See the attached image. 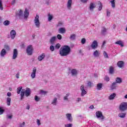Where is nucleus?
<instances>
[{"mask_svg": "<svg viewBox=\"0 0 127 127\" xmlns=\"http://www.w3.org/2000/svg\"><path fill=\"white\" fill-rule=\"evenodd\" d=\"M29 15V12L28 11V10H27V8H26L24 11L25 18H27Z\"/></svg>", "mask_w": 127, "mask_h": 127, "instance_id": "15", "label": "nucleus"}, {"mask_svg": "<svg viewBox=\"0 0 127 127\" xmlns=\"http://www.w3.org/2000/svg\"><path fill=\"white\" fill-rule=\"evenodd\" d=\"M41 94H44V95H45V94L47 93V92L44 91L43 90H41Z\"/></svg>", "mask_w": 127, "mask_h": 127, "instance_id": "52", "label": "nucleus"}, {"mask_svg": "<svg viewBox=\"0 0 127 127\" xmlns=\"http://www.w3.org/2000/svg\"><path fill=\"white\" fill-rule=\"evenodd\" d=\"M57 103V98H55L53 100L52 104L53 105H55V106H56V103Z\"/></svg>", "mask_w": 127, "mask_h": 127, "instance_id": "30", "label": "nucleus"}, {"mask_svg": "<svg viewBox=\"0 0 127 127\" xmlns=\"http://www.w3.org/2000/svg\"><path fill=\"white\" fill-rule=\"evenodd\" d=\"M67 119L70 121L72 122V115L71 114H66Z\"/></svg>", "mask_w": 127, "mask_h": 127, "instance_id": "18", "label": "nucleus"}, {"mask_svg": "<svg viewBox=\"0 0 127 127\" xmlns=\"http://www.w3.org/2000/svg\"><path fill=\"white\" fill-rule=\"evenodd\" d=\"M71 51V49L68 46H64L62 47L60 50V55L61 56H67L69 55Z\"/></svg>", "mask_w": 127, "mask_h": 127, "instance_id": "1", "label": "nucleus"}, {"mask_svg": "<svg viewBox=\"0 0 127 127\" xmlns=\"http://www.w3.org/2000/svg\"><path fill=\"white\" fill-rule=\"evenodd\" d=\"M105 80L107 82H109V81H110V78H109L108 76H106L105 78Z\"/></svg>", "mask_w": 127, "mask_h": 127, "instance_id": "49", "label": "nucleus"}, {"mask_svg": "<svg viewBox=\"0 0 127 127\" xmlns=\"http://www.w3.org/2000/svg\"><path fill=\"white\" fill-rule=\"evenodd\" d=\"M50 49L51 51H54V46H51L50 47Z\"/></svg>", "mask_w": 127, "mask_h": 127, "instance_id": "47", "label": "nucleus"}, {"mask_svg": "<svg viewBox=\"0 0 127 127\" xmlns=\"http://www.w3.org/2000/svg\"><path fill=\"white\" fill-rule=\"evenodd\" d=\"M117 96V94L116 93H114L113 94H111L109 97V100H114L115 99V97Z\"/></svg>", "mask_w": 127, "mask_h": 127, "instance_id": "16", "label": "nucleus"}, {"mask_svg": "<svg viewBox=\"0 0 127 127\" xmlns=\"http://www.w3.org/2000/svg\"><path fill=\"white\" fill-rule=\"evenodd\" d=\"M98 10H102V8H103V4L100 1L98 2Z\"/></svg>", "mask_w": 127, "mask_h": 127, "instance_id": "21", "label": "nucleus"}, {"mask_svg": "<svg viewBox=\"0 0 127 127\" xmlns=\"http://www.w3.org/2000/svg\"><path fill=\"white\" fill-rule=\"evenodd\" d=\"M16 77L17 79L19 78V73H17L16 75Z\"/></svg>", "mask_w": 127, "mask_h": 127, "instance_id": "57", "label": "nucleus"}, {"mask_svg": "<svg viewBox=\"0 0 127 127\" xmlns=\"http://www.w3.org/2000/svg\"><path fill=\"white\" fill-rule=\"evenodd\" d=\"M75 37H76V35L75 34H72L70 35V38L71 40H74V39H75Z\"/></svg>", "mask_w": 127, "mask_h": 127, "instance_id": "36", "label": "nucleus"}, {"mask_svg": "<svg viewBox=\"0 0 127 127\" xmlns=\"http://www.w3.org/2000/svg\"><path fill=\"white\" fill-rule=\"evenodd\" d=\"M126 114L125 113H121L120 114H119V117L120 118H121L122 119H124V118H126Z\"/></svg>", "mask_w": 127, "mask_h": 127, "instance_id": "24", "label": "nucleus"}, {"mask_svg": "<svg viewBox=\"0 0 127 127\" xmlns=\"http://www.w3.org/2000/svg\"><path fill=\"white\" fill-rule=\"evenodd\" d=\"M67 97H69V94H67L66 96H65L64 97V100H68V98H67Z\"/></svg>", "mask_w": 127, "mask_h": 127, "instance_id": "55", "label": "nucleus"}, {"mask_svg": "<svg viewBox=\"0 0 127 127\" xmlns=\"http://www.w3.org/2000/svg\"><path fill=\"white\" fill-rule=\"evenodd\" d=\"M95 7H96V5H95V3H90V6H89V8L90 10H93L94 8H95Z\"/></svg>", "mask_w": 127, "mask_h": 127, "instance_id": "19", "label": "nucleus"}, {"mask_svg": "<svg viewBox=\"0 0 127 127\" xmlns=\"http://www.w3.org/2000/svg\"><path fill=\"white\" fill-rule=\"evenodd\" d=\"M100 53L99 51L96 50L93 53V55L94 57H99L100 56Z\"/></svg>", "mask_w": 127, "mask_h": 127, "instance_id": "12", "label": "nucleus"}, {"mask_svg": "<svg viewBox=\"0 0 127 127\" xmlns=\"http://www.w3.org/2000/svg\"><path fill=\"white\" fill-rule=\"evenodd\" d=\"M26 109L27 110H29V109H30V107L29 106V105L27 106Z\"/></svg>", "mask_w": 127, "mask_h": 127, "instance_id": "61", "label": "nucleus"}, {"mask_svg": "<svg viewBox=\"0 0 127 127\" xmlns=\"http://www.w3.org/2000/svg\"><path fill=\"white\" fill-rule=\"evenodd\" d=\"M86 94H87V91L86 90H81V96L82 97H84V96H85Z\"/></svg>", "mask_w": 127, "mask_h": 127, "instance_id": "32", "label": "nucleus"}, {"mask_svg": "<svg viewBox=\"0 0 127 127\" xmlns=\"http://www.w3.org/2000/svg\"><path fill=\"white\" fill-rule=\"evenodd\" d=\"M115 44H118V45H120L121 47H124V43L122 41H118L115 43Z\"/></svg>", "mask_w": 127, "mask_h": 127, "instance_id": "20", "label": "nucleus"}, {"mask_svg": "<svg viewBox=\"0 0 127 127\" xmlns=\"http://www.w3.org/2000/svg\"><path fill=\"white\" fill-rule=\"evenodd\" d=\"M18 15H19V16L22 15V10H19Z\"/></svg>", "mask_w": 127, "mask_h": 127, "instance_id": "54", "label": "nucleus"}, {"mask_svg": "<svg viewBox=\"0 0 127 127\" xmlns=\"http://www.w3.org/2000/svg\"><path fill=\"white\" fill-rule=\"evenodd\" d=\"M103 54L105 58H109V56H108V54H107V52L104 51Z\"/></svg>", "mask_w": 127, "mask_h": 127, "instance_id": "39", "label": "nucleus"}, {"mask_svg": "<svg viewBox=\"0 0 127 127\" xmlns=\"http://www.w3.org/2000/svg\"><path fill=\"white\" fill-rule=\"evenodd\" d=\"M61 46L60 45V44H57L56 45L55 47H56V49H59V48H60V47H61Z\"/></svg>", "mask_w": 127, "mask_h": 127, "instance_id": "44", "label": "nucleus"}, {"mask_svg": "<svg viewBox=\"0 0 127 127\" xmlns=\"http://www.w3.org/2000/svg\"><path fill=\"white\" fill-rule=\"evenodd\" d=\"M57 38L59 39V40H61L62 39V35L60 34H58L57 35Z\"/></svg>", "mask_w": 127, "mask_h": 127, "instance_id": "43", "label": "nucleus"}, {"mask_svg": "<svg viewBox=\"0 0 127 127\" xmlns=\"http://www.w3.org/2000/svg\"><path fill=\"white\" fill-rule=\"evenodd\" d=\"M102 86L103 85L102 84V83H98L97 85V90H101V89H102Z\"/></svg>", "mask_w": 127, "mask_h": 127, "instance_id": "28", "label": "nucleus"}, {"mask_svg": "<svg viewBox=\"0 0 127 127\" xmlns=\"http://www.w3.org/2000/svg\"><path fill=\"white\" fill-rule=\"evenodd\" d=\"M44 58H45V54L43 53L38 57V60L39 61H42V59H44Z\"/></svg>", "mask_w": 127, "mask_h": 127, "instance_id": "13", "label": "nucleus"}, {"mask_svg": "<svg viewBox=\"0 0 127 127\" xmlns=\"http://www.w3.org/2000/svg\"><path fill=\"white\" fill-rule=\"evenodd\" d=\"M0 9L1 10L3 9V7H2V1L1 0H0Z\"/></svg>", "mask_w": 127, "mask_h": 127, "instance_id": "37", "label": "nucleus"}, {"mask_svg": "<svg viewBox=\"0 0 127 127\" xmlns=\"http://www.w3.org/2000/svg\"><path fill=\"white\" fill-rule=\"evenodd\" d=\"M59 33H65L66 32V29L65 28H60L59 29Z\"/></svg>", "mask_w": 127, "mask_h": 127, "instance_id": "14", "label": "nucleus"}, {"mask_svg": "<svg viewBox=\"0 0 127 127\" xmlns=\"http://www.w3.org/2000/svg\"><path fill=\"white\" fill-rule=\"evenodd\" d=\"M89 108L90 109H94V105H91Z\"/></svg>", "mask_w": 127, "mask_h": 127, "instance_id": "62", "label": "nucleus"}, {"mask_svg": "<svg viewBox=\"0 0 127 127\" xmlns=\"http://www.w3.org/2000/svg\"><path fill=\"white\" fill-rule=\"evenodd\" d=\"M116 82H114L112 84V86H115V85H117V83L118 84H121L122 83V78L120 77H117L116 79Z\"/></svg>", "mask_w": 127, "mask_h": 127, "instance_id": "7", "label": "nucleus"}, {"mask_svg": "<svg viewBox=\"0 0 127 127\" xmlns=\"http://www.w3.org/2000/svg\"><path fill=\"white\" fill-rule=\"evenodd\" d=\"M18 54V53L17 52V50L16 49H14L13 54L12 57L13 59H15L16 57H17Z\"/></svg>", "mask_w": 127, "mask_h": 127, "instance_id": "8", "label": "nucleus"}, {"mask_svg": "<svg viewBox=\"0 0 127 127\" xmlns=\"http://www.w3.org/2000/svg\"><path fill=\"white\" fill-rule=\"evenodd\" d=\"M7 117L8 119H11V118H12V115H7Z\"/></svg>", "mask_w": 127, "mask_h": 127, "instance_id": "56", "label": "nucleus"}, {"mask_svg": "<svg viewBox=\"0 0 127 127\" xmlns=\"http://www.w3.org/2000/svg\"><path fill=\"white\" fill-rule=\"evenodd\" d=\"M33 51V48L32 45H29L27 47L26 51L28 55H32V51Z\"/></svg>", "mask_w": 127, "mask_h": 127, "instance_id": "4", "label": "nucleus"}, {"mask_svg": "<svg viewBox=\"0 0 127 127\" xmlns=\"http://www.w3.org/2000/svg\"><path fill=\"white\" fill-rule=\"evenodd\" d=\"M81 43L82 44H85V43H86V39L82 38L81 39Z\"/></svg>", "mask_w": 127, "mask_h": 127, "instance_id": "42", "label": "nucleus"}, {"mask_svg": "<svg viewBox=\"0 0 127 127\" xmlns=\"http://www.w3.org/2000/svg\"><path fill=\"white\" fill-rule=\"evenodd\" d=\"M96 117L98 119H101V120H104L105 117L103 116V113L100 111H97L96 113Z\"/></svg>", "mask_w": 127, "mask_h": 127, "instance_id": "5", "label": "nucleus"}, {"mask_svg": "<svg viewBox=\"0 0 127 127\" xmlns=\"http://www.w3.org/2000/svg\"><path fill=\"white\" fill-rule=\"evenodd\" d=\"M111 3L112 4V7H115V0H113L112 1H110Z\"/></svg>", "mask_w": 127, "mask_h": 127, "instance_id": "38", "label": "nucleus"}, {"mask_svg": "<svg viewBox=\"0 0 127 127\" xmlns=\"http://www.w3.org/2000/svg\"><path fill=\"white\" fill-rule=\"evenodd\" d=\"M29 95H30V89L27 88L25 90V96H26V97H28Z\"/></svg>", "mask_w": 127, "mask_h": 127, "instance_id": "17", "label": "nucleus"}, {"mask_svg": "<svg viewBox=\"0 0 127 127\" xmlns=\"http://www.w3.org/2000/svg\"><path fill=\"white\" fill-rule=\"evenodd\" d=\"M77 101L78 102H81V98H78L77 99Z\"/></svg>", "mask_w": 127, "mask_h": 127, "instance_id": "64", "label": "nucleus"}, {"mask_svg": "<svg viewBox=\"0 0 127 127\" xmlns=\"http://www.w3.org/2000/svg\"><path fill=\"white\" fill-rule=\"evenodd\" d=\"M39 100H40V99L38 98L37 96H35V100L36 101V102H38V101H39Z\"/></svg>", "mask_w": 127, "mask_h": 127, "instance_id": "50", "label": "nucleus"}, {"mask_svg": "<svg viewBox=\"0 0 127 127\" xmlns=\"http://www.w3.org/2000/svg\"><path fill=\"white\" fill-rule=\"evenodd\" d=\"M4 48L6 50H9V47L7 45H5L4 46Z\"/></svg>", "mask_w": 127, "mask_h": 127, "instance_id": "45", "label": "nucleus"}, {"mask_svg": "<svg viewBox=\"0 0 127 127\" xmlns=\"http://www.w3.org/2000/svg\"><path fill=\"white\" fill-rule=\"evenodd\" d=\"M124 63L123 61H119L117 63V65L119 68H123L124 67Z\"/></svg>", "mask_w": 127, "mask_h": 127, "instance_id": "11", "label": "nucleus"}, {"mask_svg": "<svg viewBox=\"0 0 127 127\" xmlns=\"http://www.w3.org/2000/svg\"><path fill=\"white\" fill-rule=\"evenodd\" d=\"M9 23H10V22L8 20H6V21H4V22H3L4 25H5V26L8 25L9 24Z\"/></svg>", "mask_w": 127, "mask_h": 127, "instance_id": "34", "label": "nucleus"}, {"mask_svg": "<svg viewBox=\"0 0 127 127\" xmlns=\"http://www.w3.org/2000/svg\"><path fill=\"white\" fill-rule=\"evenodd\" d=\"M3 112H4V110H3L2 108L0 107V115H2V114H3Z\"/></svg>", "mask_w": 127, "mask_h": 127, "instance_id": "40", "label": "nucleus"}, {"mask_svg": "<svg viewBox=\"0 0 127 127\" xmlns=\"http://www.w3.org/2000/svg\"><path fill=\"white\" fill-rule=\"evenodd\" d=\"M80 90H81V91H83V90H85V86H84V85H82L80 86Z\"/></svg>", "mask_w": 127, "mask_h": 127, "instance_id": "46", "label": "nucleus"}, {"mask_svg": "<svg viewBox=\"0 0 127 127\" xmlns=\"http://www.w3.org/2000/svg\"><path fill=\"white\" fill-rule=\"evenodd\" d=\"M111 14V12L107 11V16H110Z\"/></svg>", "mask_w": 127, "mask_h": 127, "instance_id": "60", "label": "nucleus"}, {"mask_svg": "<svg viewBox=\"0 0 127 127\" xmlns=\"http://www.w3.org/2000/svg\"><path fill=\"white\" fill-rule=\"evenodd\" d=\"M107 32V29L105 28H103L102 30V34H105V33Z\"/></svg>", "mask_w": 127, "mask_h": 127, "instance_id": "41", "label": "nucleus"}, {"mask_svg": "<svg viewBox=\"0 0 127 127\" xmlns=\"http://www.w3.org/2000/svg\"><path fill=\"white\" fill-rule=\"evenodd\" d=\"M72 126H73V125H72L71 124H67L65 125V127H72Z\"/></svg>", "mask_w": 127, "mask_h": 127, "instance_id": "48", "label": "nucleus"}, {"mask_svg": "<svg viewBox=\"0 0 127 127\" xmlns=\"http://www.w3.org/2000/svg\"><path fill=\"white\" fill-rule=\"evenodd\" d=\"M10 102H11V98L7 97L6 99V104L7 106H10Z\"/></svg>", "mask_w": 127, "mask_h": 127, "instance_id": "23", "label": "nucleus"}, {"mask_svg": "<svg viewBox=\"0 0 127 127\" xmlns=\"http://www.w3.org/2000/svg\"><path fill=\"white\" fill-rule=\"evenodd\" d=\"M80 1L82 2H87V1H88V0H80Z\"/></svg>", "mask_w": 127, "mask_h": 127, "instance_id": "58", "label": "nucleus"}, {"mask_svg": "<svg viewBox=\"0 0 127 127\" xmlns=\"http://www.w3.org/2000/svg\"><path fill=\"white\" fill-rule=\"evenodd\" d=\"M91 47L92 49H96L98 47V42L94 40L91 45Z\"/></svg>", "mask_w": 127, "mask_h": 127, "instance_id": "6", "label": "nucleus"}, {"mask_svg": "<svg viewBox=\"0 0 127 127\" xmlns=\"http://www.w3.org/2000/svg\"><path fill=\"white\" fill-rule=\"evenodd\" d=\"M55 40H56V37L54 36L51 38V39L50 40V42L52 44H53V43H54V42H55Z\"/></svg>", "mask_w": 127, "mask_h": 127, "instance_id": "22", "label": "nucleus"}, {"mask_svg": "<svg viewBox=\"0 0 127 127\" xmlns=\"http://www.w3.org/2000/svg\"><path fill=\"white\" fill-rule=\"evenodd\" d=\"M119 109L121 112L127 111V103L122 102L119 106Z\"/></svg>", "mask_w": 127, "mask_h": 127, "instance_id": "2", "label": "nucleus"}, {"mask_svg": "<svg viewBox=\"0 0 127 127\" xmlns=\"http://www.w3.org/2000/svg\"><path fill=\"white\" fill-rule=\"evenodd\" d=\"M6 54V52L5 51V50L4 49H3L0 53V55L2 57H3L4 55Z\"/></svg>", "mask_w": 127, "mask_h": 127, "instance_id": "25", "label": "nucleus"}, {"mask_svg": "<svg viewBox=\"0 0 127 127\" xmlns=\"http://www.w3.org/2000/svg\"><path fill=\"white\" fill-rule=\"evenodd\" d=\"M87 85L89 87H91L92 86V83L91 82L88 81L87 83Z\"/></svg>", "mask_w": 127, "mask_h": 127, "instance_id": "53", "label": "nucleus"}, {"mask_svg": "<svg viewBox=\"0 0 127 127\" xmlns=\"http://www.w3.org/2000/svg\"><path fill=\"white\" fill-rule=\"evenodd\" d=\"M35 74H36V68L34 67L31 75V77H32V79H34V78H35Z\"/></svg>", "mask_w": 127, "mask_h": 127, "instance_id": "10", "label": "nucleus"}, {"mask_svg": "<svg viewBox=\"0 0 127 127\" xmlns=\"http://www.w3.org/2000/svg\"><path fill=\"white\" fill-rule=\"evenodd\" d=\"M52 18H53V16L51 14H50V13L48 14V20L49 21H51V20H52Z\"/></svg>", "mask_w": 127, "mask_h": 127, "instance_id": "29", "label": "nucleus"}, {"mask_svg": "<svg viewBox=\"0 0 127 127\" xmlns=\"http://www.w3.org/2000/svg\"><path fill=\"white\" fill-rule=\"evenodd\" d=\"M25 93V91L24 90H22L21 92V98L22 99L24 96V94Z\"/></svg>", "mask_w": 127, "mask_h": 127, "instance_id": "33", "label": "nucleus"}, {"mask_svg": "<svg viewBox=\"0 0 127 127\" xmlns=\"http://www.w3.org/2000/svg\"><path fill=\"white\" fill-rule=\"evenodd\" d=\"M10 34L11 38H12V39H14V37H15V35H16V32H15V31L14 30H12L10 32Z\"/></svg>", "mask_w": 127, "mask_h": 127, "instance_id": "9", "label": "nucleus"}, {"mask_svg": "<svg viewBox=\"0 0 127 127\" xmlns=\"http://www.w3.org/2000/svg\"><path fill=\"white\" fill-rule=\"evenodd\" d=\"M34 22L37 27H39V26H40V22L39 21V16H38V15H36L34 19Z\"/></svg>", "mask_w": 127, "mask_h": 127, "instance_id": "3", "label": "nucleus"}, {"mask_svg": "<svg viewBox=\"0 0 127 127\" xmlns=\"http://www.w3.org/2000/svg\"><path fill=\"white\" fill-rule=\"evenodd\" d=\"M7 96H8V97H10V96H11V93L10 92H8Z\"/></svg>", "mask_w": 127, "mask_h": 127, "instance_id": "59", "label": "nucleus"}, {"mask_svg": "<svg viewBox=\"0 0 127 127\" xmlns=\"http://www.w3.org/2000/svg\"><path fill=\"white\" fill-rule=\"evenodd\" d=\"M109 72H110V74H113V73H114V67H113V66L110 67Z\"/></svg>", "mask_w": 127, "mask_h": 127, "instance_id": "31", "label": "nucleus"}, {"mask_svg": "<svg viewBox=\"0 0 127 127\" xmlns=\"http://www.w3.org/2000/svg\"><path fill=\"white\" fill-rule=\"evenodd\" d=\"M37 124L38 126H40V125H41V124L40 123V120L37 119Z\"/></svg>", "mask_w": 127, "mask_h": 127, "instance_id": "51", "label": "nucleus"}, {"mask_svg": "<svg viewBox=\"0 0 127 127\" xmlns=\"http://www.w3.org/2000/svg\"><path fill=\"white\" fill-rule=\"evenodd\" d=\"M71 74L72 76H75L77 74V70L76 69H73L71 70Z\"/></svg>", "mask_w": 127, "mask_h": 127, "instance_id": "27", "label": "nucleus"}, {"mask_svg": "<svg viewBox=\"0 0 127 127\" xmlns=\"http://www.w3.org/2000/svg\"><path fill=\"white\" fill-rule=\"evenodd\" d=\"M22 89V87H19L17 88V94H20V92H21V90Z\"/></svg>", "mask_w": 127, "mask_h": 127, "instance_id": "35", "label": "nucleus"}, {"mask_svg": "<svg viewBox=\"0 0 127 127\" xmlns=\"http://www.w3.org/2000/svg\"><path fill=\"white\" fill-rule=\"evenodd\" d=\"M106 44V41H104L103 43L102 46H104Z\"/></svg>", "mask_w": 127, "mask_h": 127, "instance_id": "63", "label": "nucleus"}, {"mask_svg": "<svg viewBox=\"0 0 127 127\" xmlns=\"http://www.w3.org/2000/svg\"><path fill=\"white\" fill-rule=\"evenodd\" d=\"M71 4H72V0H68L67 2V7L68 8L71 7Z\"/></svg>", "mask_w": 127, "mask_h": 127, "instance_id": "26", "label": "nucleus"}]
</instances>
